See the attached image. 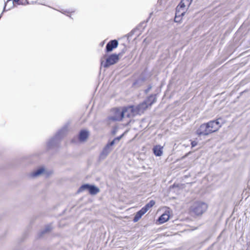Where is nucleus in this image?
Returning a JSON list of instances; mask_svg holds the SVG:
<instances>
[{"label": "nucleus", "mask_w": 250, "mask_h": 250, "mask_svg": "<svg viewBox=\"0 0 250 250\" xmlns=\"http://www.w3.org/2000/svg\"><path fill=\"white\" fill-rule=\"evenodd\" d=\"M156 101V97L154 96H151L139 105L135 106L136 108L138 114H139L143 113L147 108L154 104Z\"/></svg>", "instance_id": "obj_1"}, {"label": "nucleus", "mask_w": 250, "mask_h": 250, "mask_svg": "<svg viewBox=\"0 0 250 250\" xmlns=\"http://www.w3.org/2000/svg\"><path fill=\"white\" fill-rule=\"evenodd\" d=\"M126 124H129L131 118L138 114L135 106H130L122 108Z\"/></svg>", "instance_id": "obj_2"}, {"label": "nucleus", "mask_w": 250, "mask_h": 250, "mask_svg": "<svg viewBox=\"0 0 250 250\" xmlns=\"http://www.w3.org/2000/svg\"><path fill=\"white\" fill-rule=\"evenodd\" d=\"M208 128L210 134L217 131L223 124V120L221 118H218L215 120H212L207 123Z\"/></svg>", "instance_id": "obj_3"}, {"label": "nucleus", "mask_w": 250, "mask_h": 250, "mask_svg": "<svg viewBox=\"0 0 250 250\" xmlns=\"http://www.w3.org/2000/svg\"><path fill=\"white\" fill-rule=\"evenodd\" d=\"M119 60V55L113 54L107 57L106 61H104L103 59L101 60V65L104 67L107 68L117 63Z\"/></svg>", "instance_id": "obj_4"}, {"label": "nucleus", "mask_w": 250, "mask_h": 250, "mask_svg": "<svg viewBox=\"0 0 250 250\" xmlns=\"http://www.w3.org/2000/svg\"><path fill=\"white\" fill-rule=\"evenodd\" d=\"M87 191L90 194L94 195L100 192V188L94 185L84 184L79 189V192H83V191Z\"/></svg>", "instance_id": "obj_5"}, {"label": "nucleus", "mask_w": 250, "mask_h": 250, "mask_svg": "<svg viewBox=\"0 0 250 250\" xmlns=\"http://www.w3.org/2000/svg\"><path fill=\"white\" fill-rule=\"evenodd\" d=\"M208 208V205L203 202L195 203L192 207V210L196 215H200L202 214L206 211Z\"/></svg>", "instance_id": "obj_6"}, {"label": "nucleus", "mask_w": 250, "mask_h": 250, "mask_svg": "<svg viewBox=\"0 0 250 250\" xmlns=\"http://www.w3.org/2000/svg\"><path fill=\"white\" fill-rule=\"evenodd\" d=\"M192 0H182L177 7L179 14H185L191 3Z\"/></svg>", "instance_id": "obj_7"}, {"label": "nucleus", "mask_w": 250, "mask_h": 250, "mask_svg": "<svg viewBox=\"0 0 250 250\" xmlns=\"http://www.w3.org/2000/svg\"><path fill=\"white\" fill-rule=\"evenodd\" d=\"M171 213L172 211L169 208H166L165 212L157 220V222L160 224H162L167 222L169 219Z\"/></svg>", "instance_id": "obj_8"}, {"label": "nucleus", "mask_w": 250, "mask_h": 250, "mask_svg": "<svg viewBox=\"0 0 250 250\" xmlns=\"http://www.w3.org/2000/svg\"><path fill=\"white\" fill-rule=\"evenodd\" d=\"M110 120L116 121L125 120L122 108L116 109L114 114L110 118Z\"/></svg>", "instance_id": "obj_9"}, {"label": "nucleus", "mask_w": 250, "mask_h": 250, "mask_svg": "<svg viewBox=\"0 0 250 250\" xmlns=\"http://www.w3.org/2000/svg\"><path fill=\"white\" fill-rule=\"evenodd\" d=\"M197 134L199 136H206L210 134L207 123L200 125L197 130Z\"/></svg>", "instance_id": "obj_10"}, {"label": "nucleus", "mask_w": 250, "mask_h": 250, "mask_svg": "<svg viewBox=\"0 0 250 250\" xmlns=\"http://www.w3.org/2000/svg\"><path fill=\"white\" fill-rule=\"evenodd\" d=\"M152 150L156 156H161L163 154L164 146L160 145H155L153 146Z\"/></svg>", "instance_id": "obj_11"}, {"label": "nucleus", "mask_w": 250, "mask_h": 250, "mask_svg": "<svg viewBox=\"0 0 250 250\" xmlns=\"http://www.w3.org/2000/svg\"><path fill=\"white\" fill-rule=\"evenodd\" d=\"M89 132L85 129L81 130L79 135V140L80 142H83L86 141L88 138Z\"/></svg>", "instance_id": "obj_12"}, {"label": "nucleus", "mask_w": 250, "mask_h": 250, "mask_svg": "<svg viewBox=\"0 0 250 250\" xmlns=\"http://www.w3.org/2000/svg\"><path fill=\"white\" fill-rule=\"evenodd\" d=\"M118 42L116 40H113L109 42L106 45V51L107 52H110L112 51L114 48L117 47Z\"/></svg>", "instance_id": "obj_13"}, {"label": "nucleus", "mask_w": 250, "mask_h": 250, "mask_svg": "<svg viewBox=\"0 0 250 250\" xmlns=\"http://www.w3.org/2000/svg\"><path fill=\"white\" fill-rule=\"evenodd\" d=\"M146 212L144 210H143L142 208L138 211L134 218L133 221L134 222H138L139 219L142 217V216L144 215Z\"/></svg>", "instance_id": "obj_14"}, {"label": "nucleus", "mask_w": 250, "mask_h": 250, "mask_svg": "<svg viewBox=\"0 0 250 250\" xmlns=\"http://www.w3.org/2000/svg\"><path fill=\"white\" fill-rule=\"evenodd\" d=\"M155 204L154 200L150 201L144 207L142 208L143 210L146 212L150 208H151Z\"/></svg>", "instance_id": "obj_15"}, {"label": "nucleus", "mask_w": 250, "mask_h": 250, "mask_svg": "<svg viewBox=\"0 0 250 250\" xmlns=\"http://www.w3.org/2000/svg\"><path fill=\"white\" fill-rule=\"evenodd\" d=\"M44 171V169L43 167H41L39 169H37L36 171L32 172L31 173V176L32 177L38 176L40 174H42V173H43Z\"/></svg>", "instance_id": "obj_16"}, {"label": "nucleus", "mask_w": 250, "mask_h": 250, "mask_svg": "<svg viewBox=\"0 0 250 250\" xmlns=\"http://www.w3.org/2000/svg\"><path fill=\"white\" fill-rule=\"evenodd\" d=\"M185 15V14H179L178 11L176 10V15L174 21L176 22H179L181 21L182 18Z\"/></svg>", "instance_id": "obj_17"}, {"label": "nucleus", "mask_w": 250, "mask_h": 250, "mask_svg": "<svg viewBox=\"0 0 250 250\" xmlns=\"http://www.w3.org/2000/svg\"><path fill=\"white\" fill-rule=\"evenodd\" d=\"M14 4L24 5L28 3L27 0H13Z\"/></svg>", "instance_id": "obj_18"}, {"label": "nucleus", "mask_w": 250, "mask_h": 250, "mask_svg": "<svg viewBox=\"0 0 250 250\" xmlns=\"http://www.w3.org/2000/svg\"><path fill=\"white\" fill-rule=\"evenodd\" d=\"M124 134H123L122 135H121L120 137H118L115 139H114L113 141H112L110 144V146H112L115 143V141L116 140L119 141L120 139L123 137Z\"/></svg>", "instance_id": "obj_19"}, {"label": "nucleus", "mask_w": 250, "mask_h": 250, "mask_svg": "<svg viewBox=\"0 0 250 250\" xmlns=\"http://www.w3.org/2000/svg\"><path fill=\"white\" fill-rule=\"evenodd\" d=\"M191 145L192 147H194L197 145V142L193 141L191 142Z\"/></svg>", "instance_id": "obj_20"}, {"label": "nucleus", "mask_w": 250, "mask_h": 250, "mask_svg": "<svg viewBox=\"0 0 250 250\" xmlns=\"http://www.w3.org/2000/svg\"><path fill=\"white\" fill-rule=\"evenodd\" d=\"M50 230H51V229L49 227H48V228H46L45 230L44 231V232L49 231Z\"/></svg>", "instance_id": "obj_21"}]
</instances>
